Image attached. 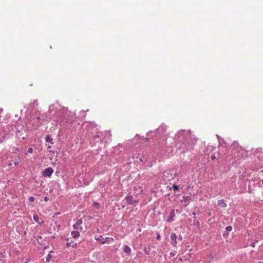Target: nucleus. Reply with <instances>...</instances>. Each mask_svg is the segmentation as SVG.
<instances>
[{"label":"nucleus","instance_id":"nucleus-11","mask_svg":"<svg viewBox=\"0 0 263 263\" xmlns=\"http://www.w3.org/2000/svg\"><path fill=\"white\" fill-rule=\"evenodd\" d=\"M175 216V213L174 210H172L169 214V215L167 218L166 221L167 222H172L174 221V218Z\"/></svg>","mask_w":263,"mask_h":263},{"label":"nucleus","instance_id":"nucleus-5","mask_svg":"<svg viewBox=\"0 0 263 263\" xmlns=\"http://www.w3.org/2000/svg\"><path fill=\"white\" fill-rule=\"evenodd\" d=\"M233 148H236L237 153L236 155L234 154V156L237 158L238 160L241 159L244 156V155H246V151H245L244 149H242L241 147H239L238 143H234L233 144Z\"/></svg>","mask_w":263,"mask_h":263},{"label":"nucleus","instance_id":"nucleus-35","mask_svg":"<svg viewBox=\"0 0 263 263\" xmlns=\"http://www.w3.org/2000/svg\"><path fill=\"white\" fill-rule=\"evenodd\" d=\"M14 165H15V166H16V165L18 164V161H15V162H14Z\"/></svg>","mask_w":263,"mask_h":263},{"label":"nucleus","instance_id":"nucleus-6","mask_svg":"<svg viewBox=\"0 0 263 263\" xmlns=\"http://www.w3.org/2000/svg\"><path fill=\"white\" fill-rule=\"evenodd\" d=\"M44 119L42 116H39L36 112L34 114V127L39 126L41 121Z\"/></svg>","mask_w":263,"mask_h":263},{"label":"nucleus","instance_id":"nucleus-20","mask_svg":"<svg viewBox=\"0 0 263 263\" xmlns=\"http://www.w3.org/2000/svg\"><path fill=\"white\" fill-rule=\"evenodd\" d=\"M179 189V186L176 184H174L172 186V189L174 192L177 191Z\"/></svg>","mask_w":263,"mask_h":263},{"label":"nucleus","instance_id":"nucleus-2","mask_svg":"<svg viewBox=\"0 0 263 263\" xmlns=\"http://www.w3.org/2000/svg\"><path fill=\"white\" fill-rule=\"evenodd\" d=\"M49 112L54 116V120L57 124L65 126L66 123H71L74 120V112H68L66 108L62 107L58 103L53 104L49 107Z\"/></svg>","mask_w":263,"mask_h":263},{"label":"nucleus","instance_id":"nucleus-14","mask_svg":"<svg viewBox=\"0 0 263 263\" xmlns=\"http://www.w3.org/2000/svg\"><path fill=\"white\" fill-rule=\"evenodd\" d=\"M34 221H36L40 226L43 223V221L36 215H34Z\"/></svg>","mask_w":263,"mask_h":263},{"label":"nucleus","instance_id":"nucleus-42","mask_svg":"<svg viewBox=\"0 0 263 263\" xmlns=\"http://www.w3.org/2000/svg\"><path fill=\"white\" fill-rule=\"evenodd\" d=\"M50 147V146H48V148H49Z\"/></svg>","mask_w":263,"mask_h":263},{"label":"nucleus","instance_id":"nucleus-7","mask_svg":"<svg viewBox=\"0 0 263 263\" xmlns=\"http://www.w3.org/2000/svg\"><path fill=\"white\" fill-rule=\"evenodd\" d=\"M125 200L129 205H136L138 202V200L134 199L133 197L130 195H128L125 197Z\"/></svg>","mask_w":263,"mask_h":263},{"label":"nucleus","instance_id":"nucleus-23","mask_svg":"<svg viewBox=\"0 0 263 263\" xmlns=\"http://www.w3.org/2000/svg\"><path fill=\"white\" fill-rule=\"evenodd\" d=\"M222 204V207H226L227 206V204L226 203H224L223 202V200H220L219 201H218V204L219 205H220Z\"/></svg>","mask_w":263,"mask_h":263},{"label":"nucleus","instance_id":"nucleus-24","mask_svg":"<svg viewBox=\"0 0 263 263\" xmlns=\"http://www.w3.org/2000/svg\"><path fill=\"white\" fill-rule=\"evenodd\" d=\"M226 230L228 232H230L232 230V227L230 226H227L226 228Z\"/></svg>","mask_w":263,"mask_h":263},{"label":"nucleus","instance_id":"nucleus-19","mask_svg":"<svg viewBox=\"0 0 263 263\" xmlns=\"http://www.w3.org/2000/svg\"><path fill=\"white\" fill-rule=\"evenodd\" d=\"M45 140L46 142H50L51 144H53L52 141L53 139L50 136L47 135L45 138Z\"/></svg>","mask_w":263,"mask_h":263},{"label":"nucleus","instance_id":"nucleus-1","mask_svg":"<svg viewBox=\"0 0 263 263\" xmlns=\"http://www.w3.org/2000/svg\"><path fill=\"white\" fill-rule=\"evenodd\" d=\"M174 141L176 150L180 151V153H184L193 149L196 139L191 130H181L176 134Z\"/></svg>","mask_w":263,"mask_h":263},{"label":"nucleus","instance_id":"nucleus-28","mask_svg":"<svg viewBox=\"0 0 263 263\" xmlns=\"http://www.w3.org/2000/svg\"><path fill=\"white\" fill-rule=\"evenodd\" d=\"M102 236H100L98 238H96V239L98 241H100L101 242L102 241Z\"/></svg>","mask_w":263,"mask_h":263},{"label":"nucleus","instance_id":"nucleus-39","mask_svg":"<svg viewBox=\"0 0 263 263\" xmlns=\"http://www.w3.org/2000/svg\"><path fill=\"white\" fill-rule=\"evenodd\" d=\"M208 215L209 216H211V212H209V213H208Z\"/></svg>","mask_w":263,"mask_h":263},{"label":"nucleus","instance_id":"nucleus-18","mask_svg":"<svg viewBox=\"0 0 263 263\" xmlns=\"http://www.w3.org/2000/svg\"><path fill=\"white\" fill-rule=\"evenodd\" d=\"M151 247V246H149L147 248L144 247L143 249V251L147 255L150 254Z\"/></svg>","mask_w":263,"mask_h":263},{"label":"nucleus","instance_id":"nucleus-4","mask_svg":"<svg viewBox=\"0 0 263 263\" xmlns=\"http://www.w3.org/2000/svg\"><path fill=\"white\" fill-rule=\"evenodd\" d=\"M87 131L89 133H91L92 134L93 133H96L93 137L94 140L96 141H99L100 140V135L102 134V133H100L99 134L98 129L97 128V125L93 123H89L87 126Z\"/></svg>","mask_w":263,"mask_h":263},{"label":"nucleus","instance_id":"nucleus-25","mask_svg":"<svg viewBox=\"0 0 263 263\" xmlns=\"http://www.w3.org/2000/svg\"><path fill=\"white\" fill-rule=\"evenodd\" d=\"M261 148H257V149H256L255 150V152H253L254 153H256V154H258V153H261Z\"/></svg>","mask_w":263,"mask_h":263},{"label":"nucleus","instance_id":"nucleus-41","mask_svg":"<svg viewBox=\"0 0 263 263\" xmlns=\"http://www.w3.org/2000/svg\"><path fill=\"white\" fill-rule=\"evenodd\" d=\"M33 103H34V105L35 104V103H36V102L34 100Z\"/></svg>","mask_w":263,"mask_h":263},{"label":"nucleus","instance_id":"nucleus-22","mask_svg":"<svg viewBox=\"0 0 263 263\" xmlns=\"http://www.w3.org/2000/svg\"><path fill=\"white\" fill-rule=\"evenodd\" d=\"M52 252V251H50L49 253L48 254L47 256L46 257V262H49L50 260V259L51 258V255H50V253Z\"/></svg>","mask_w":263,"mask_h":263},{"label":"nucleus","instance_id":"nucleus-34","mask_svg":"<svg viewBox=\"0 0 263 263\" xmlns=\"http://www.w3.org/2000/svg\"><path fill=\"white\" fill-rule=\"evenodd\" d=\"M251 245V247H255V242H252V243H251V245Z\"/></svg>","mask_w":263,"mask_h":263},{"label":"nucleus","instance_id":"nucleus-16","mask_svg":"<svg viewBox=\"0 0 263 263\" xmlns=\"http://www.w3.org/2000/svg\"><path fill=\"white\" fill-rule=\"evenodd\" d=\"M71 235L74 238H77L80 236V232L78 231H72L71 232Z\"/></svg>","mask_w":263,"mask_h":263},{"label":"nucleus","instance_id":"nucleus-15","mask_svg":"<svg viewBox=\"0 0 263 263\" xmlns=\"http://www.w3.org/2000/svg\"><path fill=\"white\" fill-rule=\"evenodd\" d=\"M191 201V197L189 196H185L183 195L182 197V200H181V202L184 201L185 202H187V203H189Z\"/></svg>","mask_w":263,"mask_h":263},{"label":"nucleus","instance_id":"nucleus-29","mask_svg":"<svg viewBox=\"0 0 263 263\" xmlns=\"http://www.w3.org/2000/svg\"><path fill=\"white\" fill-rule=\"evenodd\" d=\"M177 239L179 241H181L182 240V236L181 235H179L177 236Z\"/></svg>","mask_w":263,"mask_h":263},{"label":"nucleus","instance_id":"nucleus-44","mask_svg":"<svg viewBox=\"0 0 263 263\" xmlns=\"http://www.w3.org/2000/svg\"><path fill=\"white\" fill-rule=\"evenodd\" d=\"M262 263H263V261H262Z\"/></svg>","mask_w":263,"mask_h":263},{"label":"nucleus","instance_id":"nucleus-26","mask_svg":"<svg viewBox=\"0 0 263 263\" xmlns=\"http://www.w3.org/2000/svg\"><path fill=\"white\" fill-rule=\"evenodd\" d=\"M217 137L219 143H220L222 141H223L224 140V139L223 138H221L218 135L217 136Z\"/></svg>","mask_w":263,"mask_h":263},{"label":"nucleus","instance_id":"nucleus-27","mask_svg":"<svg viewBox=\"0 0 263 263\" xmlns=\"http://www.w3.org/2000/svg\"><path fill=\"white\" fill-rule=\"evenodd\" d=\"M33 152V148L32 147H30L28 148L27 151V153L29 154H31Z\"/></svg>","mask_w":263,"mask_h":263},{"label":"nucleus","instance_id":"nucleus-32","mask_svg":"<svg viewBox=\"0 0 263 263\" xmlns=\"http://www.w3.org/2000/svg\"><path fill=\"white\" fill-rule=\"evenodd\" d=\"M154 131H152V130H149L147 133V136H149V134L152 133H154Z\"/></svg>","mask_w":263,"mask_h":263},{"label":"nucleus","instance_id":"nucleus-9","mask_svg":"<svg viewBox=\"0 0 263 263\" xmlns=\"http://www.w3.org/2000/svg\"><path fill=\"white\" fill-rule=\"evenodd\" d=\"M177 236L175 233H172L170 235V243L173 247H176L177 243Z\"/></svg>","mask_w":263,"mask_h":263},{"label":"nucleus","instance_id":"nucleus-13","mask_svg":"<svg viewBox=\"0 0 263 263\" xmlns=\"http://www.w3.org/2000/svg\"><path fill=\"white\" fill-rule=\"evenodd\" d=\"M113 241V239L112 238L106 237L105 238H103L102 241H101L102 244H104L105 243H110Z\"/></svg>","mask_w":263,"mask_h":263},{"label":"nucleus","instance_id":"nucleus-43","mask_svg":"<svg viewBox=\"0 0 263 263\" xmlns=\"http://www.w3.org/2000/svg\"><path fill=\"white\" fill-rule=\"evenodd\" d=\"M262 184H263V179L262 180Z\"/></svg>","mask_w":263,"mask_h":263},{"label":"nucleus","instance_id":"nucleus-21","mask_svg":"<svg viewBox=\"0 0 263 263\" xmlns=\"http://www.w3.org/2000/svg\"><path fill=\"white\" fill-rule=\"evenodd\" d=\"M92 205L97 209H99L100 208V204L97 202H93Z\"/></svg>","mask_w":263,"mask_h":263},{"label":"nucleus","instance_id":"nucleus-38","mask_svg":"<svg viewBox=\"0 0 263 263\" xmlns=\"http://www.w3.org/2000/svg\"><path fill=\"white\" fill-rule=\"evenodd\" d=\"M192 214H193V215L194 216H196V213L195 212H193V213H192Z\"/></svg>","mask_w":263,"mask_h":263},{"label":"nucleus","instance_id":"nucleus-40","mask_svg":"<svg viewBox=\"0 0 263 263\" xmlns=\"http://www.w3.org/2000/svg\"><path fill=\"white\" fill-rule=\"evenodd\" d=\"M139 137V135L138 134H137L135 136V137Z\"/></svg>","mask_w":263,"mask_h":263},{"label":"nucleus","instance_id":"nucleus-37","mask_svg":"<svg viewBox=\"0 0 263 263\" xmlns=\"http://www.w3.org/2000/svg\"><path fill=\"white\" fill-rule=\"evenodd\" d=\"M211 158H212V159H215V158H216V157H215L214 156H211Z\"/></svg>","mask_w":263,"mask_h":263},{"label":"nucleus","instance_id":"nucleus-10","mask_svg":"<svg viewBox=\"0 0 263 263\" xmlns=\"http://www.w3.org/2000/svg\"><path fill=\"white\" fill-rule=\"evenodd\" d=\"M82 223V220L81 219H77L75 223L73 224L72 227L75 230H78L80 228L82 229L81 225Z\"/></svg>","mask_w":263,"mask_h":263},{"label":"nucleus","instance_id":"nucleus-33","mask_svg":"<svg viewBox=\"0 0 263 263\" xmlns=\"http://www.w3.org/2000/svg\"><path fill=\"white\" fill-rule=\"evenodd\" d=\"M70 246H71V242H67L66 243V247H70Z\"/></svg>","mask_w":263,"mask_h":263},{"label":"nucleus","instance_id":"nucleus-36","mask_svg":"<svg viewBox=\"0 0 263 263\" xmlns=\"http://www.w3.org/2000/svg\"><path fill=\"white\" fill-rule=\"evenodd\" d=\"M48 200V197H44V200H45V201H47Z\"/></svg>","mask_w":263,"mask_h":263},{"label":"nucleus","instance_id":"nucleus-17","mask_svg":"<svg viewBox=\"0 0 263 263\" xmlns=\"http://www.w3.org/2000/svg\"><path fill=\"white\" fill-rule=\"evenodd\" d=\"M193 222L194 225L196 226L197 228H199L200 223L197 220V217L196 216H194L193 217Z\"/></svg>","mask_w":263,"mask_h":263},{"label":"nucleus","instance_id":"nucleus-12","mask_svg":"<svg viewBox=\"0 0 263 263\" xmlns=\"http://www.w3.org/2000/svg\"><path fill=\"white\" fill-rule=\"evenodd\" d=\"M123 250H124V252L126 254V255L127 256H129L130 255L132 250L129 246H128L127 245H125L124 246Z\"/></svg>","mask_w":263,"mask_h":263},{"label":"nucleus","instance_id":"nucleus-30","mask_svg":"<svg viewBox=\"0 0 263 263\" xmlns=\"http://www.w3.org/2000/svg\"><path fill=\"white\" fill-rule=\"evenodd\" d=\"M156 239L157 240H160V239H161L160 235L159 233H157V236H156Z\"/></svg>","mask_w":263,"mask_h":263},{"label":"nucleus","instance_id":"nucleus-8","mask_svg":"<svg viewBox=\"0 0 263 263\" xmlns=\"http://www.w3.org/2000/svg\"><path fill=\"white\" fill-rule=\"evenodd\" d=\"M53 172V170L50 167H48L46 168L42 172V175L44 177H49L51 176Z\"/></svg>","mask_w":263,"mask_h":263},{"label":"nucleus","instance_id":"nucleus-3","mask_svg":"<svg viewBox=\"0 0 263 263\" xmlns=\"http://www.w3.org/2000/svg\"><path fill=\"white\" fill-rule=\"evenodd\" d=\"M166 126L162 123L159 127L156 129L155 133V135L156 137H161L163 138L162 142L160 143L159 142V144L160 145V146L161 147L162 150H164V146H165V151L166 153H168V154L170 155H172L174 151L172 147H170L169 146H166Z\"/></svg>","mask_w":263,"mask_h":263},{"label":"nucleus","instance_id":"nucleus-31","mask_svg":"<svg viewBox=\"0 0 263 263\" xmlns=\"http://www.w3.org/2000/svg\"><path fill=\"white\" fill-rule=\"evenodd\" d=\"M29 200L31 201V202H33V196H30L29 198Z\"/></svg>","mask_w":263,"mask_h":263}]
</instances>
